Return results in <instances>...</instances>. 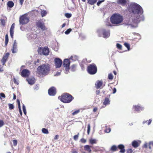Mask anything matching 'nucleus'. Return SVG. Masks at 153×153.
Here are the masks:
<instances>
[{"label": "nucleus", "instance_id": "obj_1", "mask_svg": "<svg viewBox=\"0 0 153 153\" xmlns=\"http://www.w3.org/2000/svg\"><path fill=\"white\" fill-rule=\"evenodd\" d=\"M127 9L129 13L128 18L125 21L124 23L125 26L131 25L144 20L143 10L139 4L131 2L128 5Z\"/></svg>", "mask_w": 153, "mask_h": 153}, {"label": "nucleus", "instance_id": "obj_2", "mask_svg": "<svg viewBox=\"0 0 153 153\" xmlns=\"http://www.w3.org/2000/svg\"><path fill=\"white\" fill-rule=\"evenodd\" d=\"M110 21L108 22L109 19H107L105 21V24L107 26H112V24L119 25L123 21V16L119 13H114L111 17Z\"/></svg>", "mask_w": 153, "mask_h": 153}, {"label": "nucleus", "instance_id": "obj_3", "mask_svg": "<svg viewBox=\"0 0 153 153\" xmlns=\"http://www.w3.org/2000/svg\"><path fill=\"white\" fill-rule=\"evenodd\" d=\"M49 64H45L39 66L37 68V72L40 75H47L50 71Z\"/></svg>", "mask_w": 153, "mask_h": 153}, {"label": "nucleus", "instance_id": "obj_4", "mask_svg": "<svg viewBox=\"0 0 153 153\" xmlns=\"http://www.w3.org/2000/svg\"><path fill=\"white\" fill-rule=\"evenodd\" d=\"M58 98L65 103H70L74 99V97L71 95L67 93L64 94L61 97L59 96Z\"/></svg>", "mask_w": 153, "mask_h": 153}, {"label": "nucleus", "instance_id": "obj_5", "mask_svg": "<svg viewBox=\"0 0 153 153\" xmlns=\"http://www.w3.org/2000/svg\"><path fill=\"white\" fill-rule=\"evenodd\" d=\"M97 33L99 36H101L102 35L105 38H108L110 36L109 30L105 29H101L98 30Z\"/></svg>", "mask_w": 153, "mask_h": 153}, {"label": "nucleus", "instance_id": "obj_6", "mask_svg": "<svg viewBox=\"0 0 153 153\" xmlns=\"http://www.w3.org/2000/svg\"><path fill=\"white\" fill-rule=\"evenodd\" d=\"M29 21V18L27 14L22 15L20 18L19 23L20 24L24 25L27 23Z\"/></svg>", "mask_w": 153, "mask_h": 153}, {"label": "nucleus", "instance_id": "obj_7", "mask_svg": "<svg viewBox=\"0 0 153 153\" xmlns=\"http://www.w3.org/2000/svg\"><path fill=\"white\" fill-rule=\"evenodd\" d=\"M38 53L40 55H48L49 53V49L48 47H40L38 50Z\"/></svg>", "mask_w": 153, "mask_h": 153}, {"label": "nucleus", "instance_id": "obj_8", "mask_svg": "<svg viewBox=\"0 0 153 153\" xmlns=\"http://www.w3.org/2000/svg\"><path fill=\"white\" fill-rule=\"evenodd\" d=\"M88 71L91 74H94L97 72V68L95 64H92L88 67Z\"/></svg>", "mask_w": 153, "mask_h": 153}, {"label": "nucleus", "instance_id": "obj_9", "mask_svg": "<svg viewBox=\"0 0 153 153\" xmlns=\"http://www.w3.org/2000/svg\"><path fill=\"white\" fill-rule=\"evenodd\" d=\"M55 66L56 68H59L62 65V61L58 58H55L54 59Z\"/></svg>", "mask_w": 153, "mask_h": 153}, {"label": "nucleus", "instance_id": "obj_10", "mask_svg": "<svg viewBox=\"0 0 153 153\" xmlns=\"http://www.w3.org/2000/svg\"><path fill=\"white\" fill-rule=\"evenodd\" d=\"M36 25L39 27L42 30H44L46 29V28L45 27L44 24L40 21H38L36 22Z\"/></svg>", "mask_w": 153, "mask_h": 153}, {"label": "nucleus", "instance_id": "obj_11", "mask_svg": "<svg viewBox=\"0 0 153 153\" xmlns=\"http://www.w3.org/2000/svg\"><path fill=\"white\" fill-rule=\"evenodd\" d=\"M56 93V89L53 87H51L48 90V93L50 96H54Z\"/></svg>", "mask_w": 153, "mask_h": 153}, {"label": "nucleus", "instance_id": "obj_12", "mask_svg": "<svg viewBox=\"0 0 153 153\" xmlns=\"http://www.w3.org/2000/svg\"><path fill=\"white\" fill-rule=\"evenodd\" d=\"M17 44L16 40L14 41V42L12 48L11 49L12 52L13 53H16L17 51Z\"/></svg>", "mask_w": 153, "mask_h": 153}, {"label": "nucleus", "instance_id": "obj_13", "mask_svg": "<svg viewBox=\"0 0 153 153\" xmlns=\"http://www.w3.org/2000/svg\"><path fill=\"white\" fill-rule=\"evenodd\" d=\"M133 108L134 109L135 111L138 112H140L144 109V108L139 105H134Z\"/></svg>", "mask_w": 153, "mask_h": 153}, {"label": "nucleus", "instance_id": "obj_14", "mask_svg": "<svg viewBox=\"0 0 153 153\" xmlns=\"http://www.w3.org/2000/svg\"><path fill=\"white\" fill-rule=\"evenodd\" d=\"M21 74L23 77H26L29 75L30 73L28 70L25 69L22 71Z\"/></svg>", "mask_w": 153, "mask_h": 153}, {"label": "nucleus", "instance_id": "obj_15", "mask_svg": "<svg viewBox=\"0 0 153 153\" xmlns=\"http://www.w3.org/2000/svg\"><path fill=\"white\" fill-rule=\"evenodd\" d=\"M9 55V53H7L3 56V58L1 60V62L3 65H5Z\"/></svg>", "mask_w": 153, "mask_h": 153}, {"label": "nucleus", "instance_id": "obj_16", "mask_svg": "<svg viewBox=\"0 0 153 153\" xmlns=\"http://www.w3.org/2000/svg\"><path fill=\"white\" fill-rule=\"evenodd\" d=\"M141 141L139 140H134L132 143V146L135 148H136L138 147L140 145Z\"/></svg>", "mask_w": 153, "mask_h": 153}, {"label": "nucleus", "instance_id": "obj_17", "mask_svg": "<svg viewBox=\"0 0 153 153\" xmlns=\"http://www.w3.org/2000/svg\"><path fill=\"white\" fill-rule=\"evenodd\" d=\"M27 37L29 40H33L37 37V35L32 33H28L27 35Z\"/></svg>", "mask_w": 153, "mask_h": 153}, {"label": "nucleus", "instance_id": "obj_18", "mask_svg": "<svg viewBox=\"0 0 153 153\" xmlns=\"http://www.w3.org/2000/svg\"><path fill=\"white\" fill-rule=\"evenodd\" d=\"M27 80L28 83L31 85L34 84L35 82V79L33 77H31L28 78L27 79Z\"/></svg>", "mask_w": 153, "mask_h": 153}, {"label": "nucleus", "instance_id": "obj_19", "mask_svg": "<svg viewBox=\"0 0 153 153\" xmlns=\"http://www.w3.org/2000/svg\"><path fill=\"white\" fill-rule=\"evenodd\" d=\"M15 24L14 23H13L10 27V36H11L12 38H13V33H14V30H13L14 28Z\"/></svg>", "mask_w": 153, "mask_h": 153}, {"label": "nucleus", "instance_id": "obj_20", "mask_svg": "<svg viewBox=\"0 0 153 153\" xmlns=\"http://www.w3.org/2000/svg\"><path fill=\"white\" fill-rule=\"evenodd\" d=\"M128 1V0H117V2L119 4L124 6L126 4Z\"/></svg>", "mask_w": 153, "mask_h": 153}, {"label": "nucleus", "instance_id": "obj_21", "mask_svg": "<svg viewBox=\"0 0 153 153\" xmlns=\"http://www.w3.org/2000/svg\"><path fill=\"white\" fill-rule=\"evenodd\" d=\"M118 148L120 150L119 152L120 153H124L125 152V150L124 149L125 146L123 144H120L118 146Z\"/></svg>", "mask_w": 153, "mask_h": 153}, {"label": "nucleus", "instance_id": "obj_22", "mask_svg": "<svg viewBox=\"0 0 153 153\" xmlns=\"http://www.w3.org/2000/svg\"><path fill=\"white\" fill-rule=\"evenodd\" d=\"M70 65L69 60L68 59H65L63 62L64 67L69 66Z\"/></svg>", "mask_w": 153, "mask_h": 153}, {"label": "nucleus", "instance_id": "obj_23", "mask_svg": "<svg viewBox=\"0 0 153 153\" xmlns=\"http://www.w3.org/2000/svg\"><path fill=\"white\" fill-rule=\"evenodd\" d=\"M102 84V81H98L95 84L96 87L97 89L100 88Z\"/></svg>", "mask_w": 153, "mask_h": 153}, {"label": "nucleus", "instance_id": "obj_24", "mask_svg": "<svg viewBox=\"0 0 153 153\" xmlns=\"http://www.w3.org/2000/svg\"><path fill=\"white\" fill-rule=\"evenodd\" d=\"M90 147H91V146H90L88 145H86L84 146V149L88 152L91 153V150L90 148Z\"/></svg>", "mask_w": 153, "mask_h": 153}, {"label": "nucleus", "instance_id": "obj_25", "mask_svg": "<svg viewBox=\"0 0 153 153\" xmlns=\"http://www.w3.org/2000/svg\"><path fill=\"white\" fill-rule=\"evenodd\" d=\"M7 5L10 8H12L13 7L14 3L12 1H8L7 4Z\"/></svg>", "mask_w": 153, "mask_h": 153}, {"label": "nucleus", "instance_id": "obj_26", "mask_svg": "<svg viewBox=\"0 0 153 153\" xmlns=\"http://www.w3.org/2000/svg\"><path fill=\"white\" fill-rule=\"evenodd\" d=\"M110 100L108 98H106L103 102L104 105L106 106L107 105H108L110 104Z\"/></svg>", "mask_w": 153, "mask_h": 153}, {"label": "nucleus", "instance_id": "obj_27", "mask_svg": "<svg viewBox=\"0 0 153 153\" xmlns=\"http://www.w3.org/2000/svg\"><path fill=\"white\" fill-rule=\"evenodd\" d=\"M97 0H88V3L91 5L94 4L97 2Z\"/></svg>", "mask_w": 153, "mask_h": 153}, {"label": "nucleus", "instance_id": "obj_28", "mask_svg": "<svg viewBox=\"0 0 153 153\" xmlns=\"http://www.w3.org/2000/svg\"><path fill=\"white\" fill-rule=\"evenodd\" d=\"M78 57L75 55L72 56L70 58V59L72 60L73 61H75L78 59Z\"/></svg>", "mask_w": 153, "mask_h": 153}, {"label": "nucleus", "instance_id": "obj_29", "mask_svg": "<svg viewBox=\"0 0 153 153\" xmlns=\"http://www.w3.org/2000/svg\"><path fill=\"white\" fill-rule=\"evenodd\" d=\"M54 47H53V49L55 51H57L59 49V46L58 43L56 42L54 44Z\"/></svg>", "mask_w": 153, "mask_h": 153}, {"label": "nucleus", "instance_id": "obj_30", "mask_svg": "<svg viewBox=\"0 0 153 153\" xmlns=\"http://www.w3.org/2000/svg\"><path fill=\"white\" fill-rule=\"evenodd\" d=\"M152 121V119H149L148 120H144L143 121V124H145L146 123H147V124L148 125H149L150 124Z\"/></svg>", "mask_w": 153, "mask_h": 153}, {"label": "nucleus", "instance_id": "obj_31", "mask_svg": "<svg viewBox=\"0 0 153 153\" xmlns=\"http://www.w3.org/2000/svg\"><path fill=\"white\" fill-rule=\"evenodd\" d=\"M41 13L42 17L45 16L47 14V12L44 10H41Z\"/></svg>", "mask_w": 153, "mask_h": 153}, {"label": "nucleus", "instance_id": "obj_32", "mask_svg": "<svg viewBox=\"0 0 153 153\" xmlns=\"http://www.w3.org/2000/svg\"><path fill=\"white\" fill-rule=\"evenodd\" d=\"M97 140L96 139L91 138L89 140V142L91 144H95L97 143Z\"/></svg>", "mask_w": 153, "mask_h": 153}, {"label": "nucleus", "instance_id": "obj_33", "mask_svg": "<svg viewBox=\"0 0 153 153\" xmlns=\"http://www.w3.org/2000/svg\"><path fill=\"white\" fill-rule=\"evenodd\" d=\"M76 65L74 64L72 65L70 68L71 70L72 71H75L76 69Z\"/></svg>", "mask_w": 153, "mask_h": 153}, {"label": "nucleus", "instance_id": "obj_34", "mask_svg": "<svg viewBox=\"0 0 153 153\" xmlns=\"http://www.w3.org/2000/svg\"><path fill=\"white\" fill-rule=\"evenodd\" d=\"M117 147L115 145H113L111 148V150L113 151H115L117 150Z\"/></svg>", "mask_w": 153, "mask_h": 153}, {"label": "nucleus", "instance_id": "obj_35", "mask_svg": "<svg viewBox=\"0 0 153 153\" xmlns=\"http://www.w3.org/2000/svg\"><path fill=\"white\" fill-rule=\"evenodd\" d=\"M42 133L45 134H48L49 133L48 130L45 128H42Z\"/></svg>", "mask_w": 153, "mask_h": 153}, {"label": "nucleus", "instance_id": "obj_36", "mask_svg": "<svg viewBox=\"0 0 153 153\" xmlns=\"http://www.w3.org/2000/svg\"><path fill=\"white\" fill-rule=\"evenodd\" d=\"M6 19H1L0 20L1 23L2 25L4 26L5 25Z\"/></svg>", "mask_w": 153, "mask_h": 153}, {"label": "nucleus", "instance_id": "obj_37", "mask_svg": "<svg viewBox=\"0 0 153 153\" xmlns=\"http://www.w3.org/2000/svg\"><path fill=\"white\" fill-rule=\"evenodd\" d=\"M8 42V37L7 34L6 35L5 37V45H7Z\"/></svg>", "mask_w": 153, "mask_h": 153}, {"label": "nucleus", "instance_id": "obj_38", "mask_svg": "<svg viewBox=\"0 0 153 153\" xmlns=\"http://www.w3.org/2000/svg\"><path fill=\"white\" fill-rule=\"evenodd\" d=\"M69 66L64 67L65 68V73L66 74H68V73L69 70Z\"/></svg>", "mask_w": 153, "mask_h": 153}, {"label": "nucleus", "instance_id": "obj_39", "mask_svg": "<svg viewBox=\"0 0 153 153\" xmlns=\"http://www.w3.org/2000/svg\"><path fill=\"white\" fill-rule=\"evenodd\" d=\"M124 45L128 49V51L130 50V45L129 44L127 43H125L124 44Z\"/></svg>", "mask_w": 153, "mask_h": 153}, {"label": "nucleus", "instance_id": "obj_40", "mask_svg": "<svg viewBox=\"0 0 153 153\" xmlns=\"http://www.w3.org/2000/svg\"><path fill=\"white\" fill-rule=\"evenodd\" d=\"M9 108L10 110H12L14 108V106L13 104H8Z\"/></svg>", "mask_w": 153, "mask_h": 153}, {"label": "nucleus", "instance_id": "obj_41", "mask_svg": "<svg viewBox=\"0 0 153 153\" xmlns=\"http://www.w3.org/2000/svg\"><path fill=\"white\" fill-rule=\"evenodd\" d=\"M71 30L72 29H68L65 32V34L68 35L70 33L71 31Z\"/></svg>", "mask_w": 153, "mask_h": 153}, {"label": "nucleus", "instance_id": "obj_42", "mask_svg": "<svg viewBox=\"0 0 153 153\" xmlns=\"http://www.w3.org/2000/svg\"><path fill=\"white\" fill-rule=\"evenodd\" d=\"M80 110L79 109L76 110L72 113V115L73 116L75 115L80 112Z\"/></svg>", "mask_w": 153, "mask_h": 153}, {"label": "nucleus", "instance_id": "obj_43", "mask_svg": "<svg viewBox=\"0 0 153 153\" xmlns=\"http://www.w3.org/2000/svg\"><path fill=\"white\" fill-rule=\"evenodd\" d=\"M22 109L24 114H25L26 115V109L25 106L24 104L23 105Z\"/></svg>", "mask_w": 153, "mask_h": 153}, {"label": "nucleus", "instance_id": "obj_44", "mask_svg": "<svg viewBox=\"0 0 153 153\" xmlns=\"http://www.w3.org/2000/svg\"><path fill=\"white\" fill-rule=\"evenodd\" d=\"M108 78L110 80H112L113 78V76L111 73L109 74L108 75Z\"/></svg>", "mask_w": 153, "mask_h": 153}, {"label": "nucleus", "instance_id": "obj_45", "mask_svg": "<svg viewBox=\"0 0 153 153\" xmlns=\"http://www.w3.org/2000/svg\"><path fill=\"white\" fill-rule=\"evenodd\" d=\"M65 16L67 18H70L71 16L72 15L71 13H67L65 14Z\"/></svg>", "mask_w": 153, "mask_h": 153}, {"label": "nucleus", "instance_id": "obj_46", "mask_svg": "<svg viewBox=\"0 0 153 153\" xmlns=\"http://www.w3.org/2000/svg\"><path fill=\"white\" fill-rule=\"evenodd\" d=\"M116 46H117V48L118 49H122V46L121 45H120L119 43H117V44Z\"/></svg>", "mask_w": 153, "mask_h": 153}, {"label": "nucleus", "instance_id": "obj_47", "mask_svg": "<svg viewBox=\"0 0 153 153\" xmlns=\"http://www.w3.org/2000/svg\"><path fill=\"white\" fill-rule=\"evenodd\" d=\"M90 131V124H88V130H87V133L88 134H89Z\"/></svg>", "mask_w": 153, "mask_h": 153}, {"label": "nucleus", "instance_id": "obj_48", "mask_svg": "<svg viewBox=\"0 0 153 153\" xmlns=\"http://www.w3.org/2000/svg\"><path fill=\"white\" fill-rule=\"evenodd\" d=\"M4 125V123L2 120H0V128L2 127Z\"/></svg>", "mask_w": 153, "mask_h": 153}, {"label": "nucleus", "instance_id": "obj_49", "mask_svg": "<svg viewBox=\"0 0 153 153\" xmlns=\"http://www.w3.org/2000/svg\"><path fill=\"white\" fill-rule=\"evenodd\" d=\"M111 131V129L110 128H107L105 130V132L106 133H109Z\"/></svg>", "mask_w": 153, "mask_h": 153}, {"label": "nucleus", "instance_id": "obj_50", "mask_svg": "<svg viewBox=\"0 0 153 153\" xmlns=\"http://www.w3.org/2000/svg\"><path fill=\"white\" fill-rule=\"evenodd\" d=\"M78 135L79 134L77 135H75L74 136V140H77L78 137Z\"/></svg>", "mask_w": 153, "mask_h": 153}, {"label": "nucleus", "instance_id": "obj_51", "mask_svg": "<svg viewBox=\"0 0 153 153\" xmlns=\"http://www.w3.org/2000/svg\"><path fill=\"white\" fill-rule=\"evenodd\" d=\"M13 143L14 146H16L17 144V141L16 140H13Z\"/></svg>", "mask_w": 153, "mask_h": 153}, {"label": "nucleus", "instance_id": "obj_52", "mask_svg": "<svg viewBox=\"0 0 153 153\" xmlns=\"http://www.w3.org/2000/svg\"><path fill=\"white\" fill-rule=\"evenodd\" d=\"M105 0H101L100 1H98L97 3V4L98 6H99V5L100 4L104 1Z\"/></svg>", "mask_w": 153, "mask_h": 153}, {"label": "nucleus", "instance_id": "obj_53", "mask_svg": "<svg viewBox=\"0 0 153 153\" xmlns=\"http://www.w3.org/2000/svg\"><path fill=\"white\" fill-rule=\"evenodd\" d=\"M80 141L83 143H85L86 142V140L84 138L81 139Z\"/></svg>", "mask_w": 153, "mask_h": 153}, {"label": "nucleus", "instance_id": "obj_54", "mask_svg": "<svg viewBox=\"0 0 153 153\" xmlns=\"http://www.w3.org/2000/svg\"><path fill=\"white\" fill-rule=\"evenodd\" d=\"M132 152V150L131 149H128L127 151V153H131Z\"/></svg>", "mask_w": 153, "mask_h": 153}, {"label": "nucleus", "instance_id": "obj_55", "mask_svg": "<svg viewBox=\"0 0 153 153\" xmlns=\"http://www.w3.org/2000/svg\"><path fill=\"white\" fill-rule=\"evenodd\" d=\"M0 96H1V97H2L4 98H5V94L3 93H0Z\"/></svg>", "mask_w": 153, "mask_h": 153}, {"label": "nucleus", "instance_id": "obj_56", "mask_svg": "<svg viewBox=\"0 0 153 153\" xmlns=\"http://www.w3.org/2000/svg\"><path fill=\"white\" fill-rule=\"evenodd\" d=\"M17 102L18 104V107H21L20 101L19 99L17 100Z\"/></svg>", "mask_w": 153, "mask_h": 153}, {"label": "nucleus", "instance_id": "obj_57", "mask_svg": "<svg viewBox=\"0 0 153 153\" xmlns=\"http://www.w3.org/2000/svg\"><path fill=\"white\" fill-rule=\"evenodd\" d=\"M61 71H60L59 72H57L56 73V74H55V76H58L60 75V72Z\"/></svg>", "mask_w": 153, "mask_h": 153}, {"label": "nucleus", "instance_id": "obj_58", "mask_svg": "<svg viewBox=\"0 0 153 153\" xmlns=\"http://www.w3.org/2000/svg\"><path fill=\"white\" fill-rule=\"evenodd\" d=\"M13 82L14 83L17 84H19L18 82L16 80L15 78L13 79Z\"/></svg>", "mask_w": 153, "mask_h": 153}, {"label": "nucleus", "instance_id": "obj_59", "mask_svg": "<svg viewBox=\"0 0 153 153\" xmlns=\"http://www.w3.org/2000/svg\"><path fill=\"white\" fill-rule=\"evenodd\" d=\"M147 146H148V145H147V143H146L143 146V147L144 148H147Z\"/></svg>", "mask_w": 153, "mask_h": 153}, {"label": "nucleus", "instance_id": "obj_60", "mask_svg": "<svg viewBox=\"0 0 153 153\" xmlns=\"http://www.w3.org/2000/svg\"><path fill=\"white\" fill-rule=\"evenodd\" d=\"M18 108L19 109V112L20 114H21V115L22 116V110L21 109V107H18Z\"/></svg>", "mask_w": 153, "mask_h": 153}, {"label": "nucleus", "instance_id": "obj_61", "mask_svg": "<svg viewBox=\"0 0 153 153\" xmlns=\"http://www.w3.org/2000/svg\"><path fill=\"white\" fill-rule=\"evenodd\" d=\"M3 71V67L0 65V72Z\"/></svg>", "mask_w": 153, "mask_h": 153}, {"label": "nucleus", "instance_id": "obj_62", "mask_svg": "<svg viewBox=\"0 0 153 153\" xmlns=\"http://www.w3.org/2000/svg\"><path fill=\"white\" fill-rule=\"evenodd\" d=\"M20 1V4L21 5H22L23 4V2L24 1V0H19Z\"/></svg>", "mask_w": 153, "mask_h": 153}, {"label": "nucleus", "instance_id": "obj_63", "mask_svg": "<svg viewBox=\"0 0 153 153\" xmlns=\"http://www.w3.org/2000/svg\"><path fill=\"white\" fill-rule=\"evenodd\" d=\"M113 91V93L114 94L116 92L117 90L115 88H114Z\"/></svg>", "mask_w": 153, "mask_h": 153}, {"label": "nucleus", "instance_id": "obj_64", "mask_svg": "<svg viewBox=\"0 0 153 153\" xmlns=\"http://www.w3.org/2000/svg\"><path fill=\"white\" fill-rule=\"evenodd\" d=\"M59 137V136L58 135H56L54 137V139L55 140H57L58 138Z\"/></svg>", "mask_w": 153, "mask_h": 153}]
</instances>
